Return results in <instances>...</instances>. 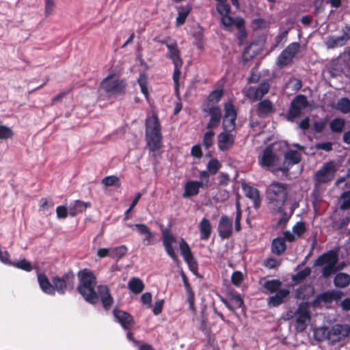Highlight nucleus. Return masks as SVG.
Instances as JSON below:
<instances>
[{
    "label": "nucleus",
    "mask_w": 350,
    "mask_h": 350,
    "mask_svg": "<svg viewBox=\"0 0 350 350\" xmlns=\"http://www.w3.org/2000/svg\"><path fill=\"white\" fill-rule=\"evenodd\" d=\"M282 285V282L279 280H271L266 281L263 287L269 293H277Z\"/></svg>",
    "instance_id": "45"
},
{
    "label": "nucleus",
    "mask_w": 350,
    "mask_h": 350,
    "mask_svg": "<svg viewBox=\"0 0 350 350\" xmlns=\"http://www.w3.org/2000/svg\"><path fill=\"white\" fill-rule=\"evenodd\" d=\"M163 245L167 255L174 261L178 260V256L173 247V244L176 243V239L168 229L162 232Z\"/></svg>",
    "instance_id": "16"
},
{
    "label": "nucleus",
    "mask_w": 350,
    "mask_h": 350,
    "mask_svg": "<svg viewBox=\"0 0 350 350\" xmlns=\"http://www.w3.org/2000/svg\"><path fill=\"white\" fill-rule=\"evenodd\" d=\"M56 7L55 0H44V15L46 17L51 15Z\"/></svg>",
    "instance_id": "54"
},
{
    "label": "nucleus",
    "mask_w": 350,
    "mask_h": 350,
    "mask_svg": "<svg viewBox=\"0 0 350 350\" xmlns=\"http://www.w3.org/2000/svg\"><path fill=\"white\" fill-rule=\"evenodd\" d=\"M14 133L12 130L4 125H0V139H7L12 137Z\"/></svg>",
    "instance_id": "58"
},
{
    "label": "nucleus",
    "mask_w": 350,
    "mask_h": 350,
    "mask_svg": "<svg viewBox=\"0 0 350 350\" xmlns=\"http://www.w3.org/2000/svg\"><path fill=\"white\" fill-rule=\"evenodd\" d=\"M270 90L267 81L261 82L257 88L250 86L245 91V96L252 101L261 100Z\"/></svg>",
    "instance_id": "12"
},
{
    "label": "nucleus",
    "mask_w": 350,
    "mask_h": 350,
    "mask_svg": "<svg viewBox=\"0 0 350 350\" xmlns=\"http://www.w3.org/2000/svg\"><path fill=\"white\" fill-rule=\"evenodd\" d=\"M306 231L305 223L303 221L297 222L293 227V232L298 237L303 235Z\"/></svg>",
    "instance_id": "56"
},
{
    "label": "nucleus",
    "mask_w": 350,
    "mask_h": 350,
    "mask_svg": "<svg viewBox=\"0 0 350 350\" xmlns=\"http://www.w3.org/2000/svg\"><path fill=\"white\" fill-rule=\"evenodd\" d=\"M243 280V273L241 271H234L231 275V282L235 286H239Z\"/></svg>",
    "instance_id": "59"
},
{
    "label": "nucleus",
    "mask_w": 350,
    "mask_h": 350,
    "mask_svg": "<svg viewBox=\"0 0 350 350\" xmlns=\"http://www.w3.org/2000/svg\"><path fill=\"white\" fill-rule=\"evenodd\" d=\"M38 281L42 291L51 295H54V288L44 273H39L38 275Z\"/></svg>",
    "instance_id": "28"
},
{
    "label": "nucleus",
    "mask_w": 350,
    "mask_h": 350,
    "mask_svg": "<svg viewBox=\"0 0 350 350\" xmlns=\"http://www.w3.org/2000/svg\"><path fill=\"white\" fill-rule=\"evenodd\" d=\"M183 63L174 64V69L173 72L172 79L174 83H179V79L181 74L180 68L183 66Z\"/></svg>",
    "instance_id": "60"
},
{
    "label": "nucleus",
    "mask_w": 350,
    "mask_h": 350,
    "mask_svg": "<svg viewBox=\"0 0 350 350\" xmlns=\"http://www.w3.org/2000/svg\"><path fill=\"white\" fill-rule=\"evenodd\" d=\"M308 105V102L305 95H297L291 101L289 109L286 113L287 120L293 122L296 118L301 115L302 109L307 107Z\"/></svg>",
    "instance_id": "9"
},
{
    "label": "nucleus",
    "mask_w": 350,
    "mask_h": 350,
    "mask_svg": "<svg viewBox=\"0 0 350 350\" xmlns=\"http://www.w3.org/2000/svg\"><path fill=\"white\" fill-rule=\"evenodd\" d=\"M281 210V211H275L282 215L281 217L277 221V226L284 228L293 214L294 210L291 209L289 213H287L285 211L284 206H282Z\"/></svg>",
    "instance_id": "39"
},
{
    "label": "nucleus",
    "mask_w": 350,
    "mask_h": 350,
    "mask_svg": "<svg viewBox=\"0 0 350 350\" xmlns=\"http://www.w3.org/2000/svg\"><path fill=\"white\" fill-rule=\"evenodd\" d=\"M338 260L336 253L330 250L319 256L314 265L317 267L324 266L321 271L322 276L324 278H329L338 270L336 267Z\"/></svg>",
    "instance_id": "5"
},
{
    "label": "nucleus",
    "mask_w": 350,
    "mask_h": 350,
    "mask_svg": "<svg viewBox=\"0 0 350 350\" xmlns=\"http://www.w3.org/2000/svg\"><path fill=\"white\" fill-rule=\"evenodd\" d=\"M236 28L238 30L237 39L239 40V45H243L245 42L247 37L244 19H239L237 21Z\"/></svg>",
    "instance_id": "31"
},
{
    "label": "nucleus",
    "mask_w": 350,
    "mask_h": 350,
    "mask_svg": "<svg viewBox=\"0 0 350 350\" xmlns=\"http://www.w3.org/2000/svg\"><path fill=\"white\" fill-rule=\"evenodd\" d=\"M200 238L201 240H208L211 234L212 227L209 219L206 217L202 218L199 224Z\"/></svg>",
    "instance_id": "26"
},
{
    "label": "nucleus",
    "mask_w": 350,
    "mask_h": 350,
    "mask_svg": "<svg viewBox=\"0 0 350 350\" xmlns=\"http://www.w3.org/2000/svg\"><path fill=\"white\" fill-rule=\"evenodd\" d=\"M345 125V122L342 118H334L329 123L330 130L333 133H340L342 131Z\"/></svg>",
    "instance_id": "44"
},
{
    "label": "nucleus",
    "mask_w": 350,
    "mask_h": 350,
    "mask_svg": "<svg viewBox=\"0 0 350 350\" xmlns=\"http://www.w3.org/2000/svg\"><path fill=\"white\" fill-rule=\"evenodd\" d=\"M288 31L287 30L284 31L275 38L274 48L278 47L280 44L285 42L288 36Z\"/></svg>",
    "instance_id": "63"
},
{
    "label": "nucleus",
    "mask_w": 350,
    "mask_h": 350,
    "mask_svg": "<svg viewBox=\"0 0 350 350\" xmlns=\"http://www.w3.org/2000/svg\"><path fill=\"white\" fill-rule=\"evenodd\" d=\"M185 262L188 265L189 270L196 275L198 271V265L195 257L193 256L191 258H188V260Z\"/></svg>",
    "instance_id": "64"
},
{
    "label": "nucleus",
    "mask_w": 350,
    "mask_h": 350,
    "mask_svg": "<svg viewBox=\"0 0 350 350\" xmlns=\"http://www.w3.org/2000/svg\"><path fill=\"white\" fill-rule=\"evenodd\" d=\"M258 164L259 165L265 170L270 171L273 174H276L279 171H274L276 168H278L280 164V157L273 151L271 145H269L265 148L261 154L258 157Z\"/></svg>",
    "instance_id": "6"
},
{
    "label": "nucleus",
    "mask_w": 350,
    "mask_h": 350,
    "mask_svg": "<svg viewBox=\"0 0 350 350\" xmlns=\"http://www.w3.org/2000/svg\"><path fill=\"white\" fill-rule=\"evenodd\" d=\"M294 314L296 316V330L299 332H304L311 319L308 304L301 303Z\"/></svg>",
    "instance_id": "10"
},
{
    "label": "nucleus",
    "mask_w": 350,
    "mask_h": 350,
    "mask_svg": "<svg viewBox=\"0 0 350 350\" xmlns=\"http://www.w3.org/2000/svg\"><path fill=\"white\" fill-rule=\"evenodd\" d=\"M57 217L59 219H65L69 215V208H67L65 206H58L56 208Z\"/></svg>",
    "instance_id": "62"
},
{
    "label": "nucleus",
    "mask_w": 350,
    "mask_h": 350,
    "mask_svg": "<svg viewBox=\"0 0 350 350\" xmlns=\"http://www.w3.org/2000/svg\"><path fill=\"white\" fill-rule=\"evenodd\" d=\"M3 263L5 265L13 266L17 269H22L27 272H29L33 269L31 263L25 258L15 262H11L9 260V257H8L7 262Z\"/></svg>",
    "instance_id": "32"
},
{
    "label": "nucleus",
    "mask_w": 350,
    "mask_h": 350,
    "mask_svg": "<svg viewBox=\"0 0 350 350\" xmlns=\"http://www.w3.org/2000/svg\"><path fill=\"white\" fill-rule=\"evenodd\" d=\"M210 116V120L206 125L208 129H212L219 126L221 118V111L219 107H211L208 110Z\"/></svg>",
    "instance_id": "23"
},
{
    "label": "nucleus",
    "mask_w": 350,
    "mask_h": 350,
    "mask_svg": "<svg viewBox=\"0 0 350 350\" xmlns=\"http://www.w3.org/2000/svg\"><path fill=\"white\" fill-rule=\"evenodd\" d=\"M224 91L222 89L213 90L208 96V100L212 103H218L223 96Z\"/></svg>",
    "instance_id": "52"
},
{
    "label": "nucleus",
    "mask_w": 350,
    "mask_h": 350,
    "mask_svg": "<svg viewBox=\"0 0 350 350\" xmlns=\"http://www.w3.org/2000/svg\"><path fill=\"white\" fill-rule=\"evenodd\" d=\"M342 293L336 291H328L319 294L312 301L314 307H318L321 303L330 304L341 298Z\"/></svg>",
    "instance_id": "18"
},
{
    "label": "nucleus",
    "mask_w": 350,
    "mask_h": 350,
    "mask_svg": "<svg viewBox=\"0 0 350 350\" xmlns=\"http://www.w3.org/2000/svg\"><path fill=\"white\" fill-rule=\"evenodd\" d=\"M243 189L245 196L253 201L254 207L258 208L261 202L259 191L256 188L246 185H243Z\"/></svg>",
    "instance_id": "24"
},
{
    "label": "nucleus",
    "mask_w": 350,
    "mask_h": 350,
    "mask_svg": "<svg viewBox=\"0 0 350 350\" xmlns=\"http://www.w3.org/2000/svg\"><path fill=\"white\" fill-rule=\"evenodd\" d=\"M214 135L215 133L213 131H208L204 133L202 143L206 149L213 145Z\"/></svg>",
    "instance_id": "55"
},
{
    "label": "nucleus",
    "mask_w": 350,
    "mask_h": 350,
    "mask_svg": "<svg viewBox=\"0 0 350 350\" xmlns=\"http://www.w3.org/2000/svg\"><path fill=\"white\" fill-rule=\"evenodd\" d=\"M91 206L92 204L90 202H85L79 200H75L69 206V215L75 217L79 213H82Z\"/></svg>",
    "instance_id": "25"
},
{
    "label": "nucleus",
    "mask_w": 350,
    "mask_h": 350,
    "mask_svg": "<svg viewBox=\"0 0 350 350\" xmlns=\"http://www.w3.org/2000/svg\"><path fill=\"white\" fill-rule=\"evenodd\" d=\"M288 196L287 186L284 183L274 181L266 190V197L273 211H281Z\"/></svg>",
    "instance_id": "3"
},
{
    "label": "nucleus",
    "mask_w": 350,
    "mask_h": 350,
    "mask_svg": "<svg viewBox=\"0 0 350 350\" xmlns=\"http://www.w3.org/2000/svg\"><path fill=\"white\" fill-rule=\"evenodd\" d=\"M129 289L135 294L142 293L144 288L143 282L138 278H132L128 282Z\"/></svg>",
    "instance_id": "34"
},
{
    "label": "nucleus",
    "mask_w": 350,
    "mask_h": 350,
    "mask_svg": "<svg viewBox=\"0 0 350 350\" xmlns=\"http://www.w3.org/2000/svg\"><path fill=\"white\" fill-rule=\"evenodd\" d=\"M336 171V167L332 162L325 163L316 172V179L320 183H327L334 178Z\"/></svg>",
    "instance_id": "14"
},
{
    "label": "nucleus",
    "mask_w": 350,
    "mask_h": 350,
    "mask_svg": "<svg viewBox=\"0 0 350 350\" xmlns=\"http://www.w3.org/2000/svg\"><path fill=\"white\" fill-rule=\"evenodd\" d=\"M327 124V120H319L314 122L312 129L316 133H321L323 131Z\"/></svg>",
    "instance_id": "51"
},
{
    "label": "nucleus",
    "mask_w": 350,
    "mask_h": 350,
    "mask_svg": "<svg viewBox=\"0 0 350 350\" xmlns=\"http://www.w3.org/2000/svg\"><path fill=\"white\" fill-rule=\"evenodd\" d=\"M232 219L226 215L221 216L217 227L219 236L222 239H228L232 234Z\"/></svg>",
    "instance_id": "17"
},
{
    "label": "nucleus",
    "mask_w": 350,
    "mask_h": 350,
    "mask_svg": "<svg viewBox=\"0 0 350 350\" xmlns=\"http://www.w3.org/2000/svg\"><path fill=\"white\" fill-rule=\"evenodd\" d=\"M113 314L116 321L124 329H131L135 324L132 315L126 311L114 308Z\"/></svg>",
    "instance_id": "19"
},
{
    "label": "nucleus",
    "mask_w": 350,
    "mask_h": 350,
    "mask_svg": "<svg viewBox=\"0 0 350 350\" xmlns=\"http://www.w3.org/2000/svg\"><path fill=\"white\" fill-rule=\"evenodd\" d=\"M275 112L273 103L269 99L260 100L256 105V114L260 117H267Z\"/></svg>",
    "instance_id": "21"
},
{
    "label": "nucleus",
    "mask_w": 350,
    "mask_h": 350,
    "mask_svg": "<svg viewBox=\"0 0 350 350\" xmlns=\"http://www.w3.org/2000/svg\"><path fill=\"white\" fill-rule=\"evenodd\" d=\"M101 183L106 187L120 185V179L116 176H108L102 179Z\"/></svg>",
    "instance_id": "49"
},
{
    "label": "nucleus",
    "mask_w": 350,
    "mask_h": 350,
    "mask_svg": "<svg viewBox=\"0 0 350 350\" xmlns=\"http://www.w3.org/2000/svg\"><path fill=\"white\" fill-rule=\"evenodd\" d=\"M179 248L180 254L183 256L185 261H187L188 258H191V257L193 256L189 244L184 239H181L179 243Z\"/></svg>",
    "instance_id": "41"
},
{
    "label": "nucleus",
    "mask_w": 350,
    "mask_h": 350,
    "mask_svg": "<svg viewBox=\"0 0 350 350\" xmlns=\"http://www.w3.org/2000/svg\"><path fill=\"white\" fill-rule=\"evenodd\" d=\"M271 252L277 256H280L284 253L286 250L285 239L281 237L273 239L271 245Z\"/></svg>",
    "instance_id": "29"
},
{
    "label": "nucleus",
    "mask_w": 350,
    "mask_h": 350,
    "mask_svg": "<svg viewBox=\"0 0 350 350\" xmlns=\"http://www.w3.org/2000/svg\"><path fill=\"white\" fill-rule=\"evenodd\" d=\"M129 227H135L137 232L142 235H145L144 239V241H146L147 245L151 244L152 239L154 237V233L151 232L150 228L144 224H136L134 225H128Z\"/></svg>",
    "instance_id": "27"
},
{
    "label": "nucleus",
    "mask_w": 350,
    "mask_h": 350,
    "mask_svg": "<svg viewBox=\"0 0 350 350\" xmlns=\"http://www.w3.org/2000/svg\"><path fill=\"white\" fill-rule=\"evenodd\" d=\"M191 6L187 5L181 6L178 8V16L176 18V25L178 26L182 25L185 23L189 12H191Z\"/></svg>",
    "instance_id": "37"
},
{
    "label": "nucleus",
    "mask_w": 350,
    "mask_h": 350,
    "mask_svg": "<svg viewBox=\"0 0 350 350\" xmlns=\"http://www.w3.org/2000/svg\"><path fill=\"white\" fill-rule=\"evenodd\" d=\"M256 43L253 42L250 44L244 50L242 54V59L244 62L251 61L254 57H256L258 52V50H253L254 46H256Z\"/></svg>",
    "instance_id": "38"
},
{
    "label": "nucleus",
    "mask_w": 350,
    "mask_h": 350,
    "mask_svg": "<svg viewBox=\"0 0 350 350\" xmlns=\"http://www.w3.org/2000/svg\"><path fill=\"white\" fill-rule=\"evenodd\" d=\"M342 31L343 33L340 36H331L327 37L325 45L328 49H334L346 44L347 42L350 39V27L346 25L342 28Z\"/></svg>",
    "instance_id": "13"
},
{
    "label": "nucleus",
    "mask_w": 350,
    "mask_h": 350,
    "mask_svg": "<svg viewBox=\"0 0 350 350\" xmlns=\"http://www.w3.org/2000/svg\"><path fill=\"white\" fill-rule=\"evenodd\" d=\"M300 46L298 42L290 43L278 55L276 65L280 68H283L291 64L296 54L299 51Z\"/></svg>",
    "instance_id": "8"
},
{
    "label": "nucleus",
    "mask_w": 350,
    "mask_h": 350,
    "mask_svg": "<svg viewBox=\"0 0 350 350\" xmlns=\"http://www.w3.org/2000/svg\"><path fill=\"white\" fill-rule=\"evenodd\" d=\"M336 109L343 113L350 112V100L347 98H342L336 104Z\"/></svg>",
    "instance_id": "47"
},
{
    "label": "nucleus",
    "mask_w": 350,
    "mask_h": 350,
    "mask_svg": "<svg viewBox=\"0 0 350 350\" xmlns=\"http://www.w3.org/2000/svg\"><path fill=\"white\" fill-rule=\"evenodd\" d=\"M199 190L196 185L195 180L187 181L185 185V191L183 193L184 198H187L191 196H196L198 194Z\"/></svg>",
    "instance_id": "36"
},
{
    "label": "nucleus",
    "mask_w": 350,
    "mask_h": 350,
    "mask_svg": "<svg viewBox=\"0 0 350 350\" xmlns=\"http://www.w3.org/2000/svg\"><path fill=\"white\" fill-rule=\"evenodd\" d=\"M100 86L109 96H120L125 94L127 83L124 79L116 77L114 74H109L102 80Z\"/></svg>",
    "instance_id": "4"
},
{
    "label": "nucleus",
    "mask_w": 350,
    "mask_h": 350,
    "mask_svg": "<svg viewBox=\"0 0 350 350\" xmlns=\"http://www.w3.org/2000/svg\"><path fill=\"white\" fill-rule=\"evenodd\" d=\"M137 83L140 87L142 93L145 96L146 98L149 96L148 92V81L147 75L145 73H141L137 80Z\"/></svg>",
    "instance_id": "43"
},
{
    "label": "nucleus",
    "mask_w": 350,
    "mask_h": 350,
    "mask_svg": "<svg viewBox=\"0 0 350 350\" xmlns=\"http://www.w3.org/2000/svg\"><path fill=\"white\" fill-rule=\"evenodd\" d=\"M234 144V137L230 132L223 131L217 136L218 148L221 151H227Z\"/></svg>",
    "instance_id": "20"
},
{
    "label": "nucleus",
    "mask_w": 350,
    "mask_h": 350,
    "mask_svg": "<svg viewBox=\"0 0 350 350\" xmlns=\"http://www.w3.org/2000/svg\"><path fill=\"white\" fill-rule=\"evenodd\" d=\"M289 291L286 288L280 289L275 295L269 297L268 304L273 307L280 306L284 301V299L289 294Z\"/></svg>",
    "instance_id": "30"
},
{
    "label": "nucleus",
    "mask_w": 350,
    "mask_h": 350,
    "mask_svg": "<svg viewBox=\"0 0 350 350\" xmlns=\"http://www.w3.org/2000/svg\"><path fill=\"white\" fill-rule=\"evenodd\" d=\"M221 167V164L217 159H211L207 164V170L212 175L216 174Z\"/></svg>",
    "instance_id": "48"
},
{
    "label": "nucleus",
    "mask_w": 350,
    "mask_h": 350,
    "mask_svg": "<svg viewBox=\"0 0 350 350\" xmlns=\"http://www.w3.org/2000/svg\"><path fill=\"white\" fill-rule=\"evenodd\" d=\"M311 271L312 270L309 267H306L292 276L293 282L295 284H299L310 275Z\"/></svg>",
    "instance_id": "42"
},
{
    "label": "nucleus",
    "mask_w": 350,
    "mask_h": 350,
    "mask_svg": "<svg viewBox=\"0 0 350 350\" xmlns=\"http://www.w3.org/2000/svg\"><path fill=\"white\" fill-rule=\"evenodd\" d=\"M98 297L99 296L100 299L103 297H107L108 296H111V294L110 293V290L107 285H99L98 286Z\"/></svg>",
    "instance_id": "61"
},
{
    "label": "nucleus",
    "mask_w": 350,
    "mask_h": 350,
    "mask_svg": "<svg viewBox=\"0 0 350 350\" xmlns=\"http://www.w3.org/2000/svg\"><path fill=\"white\" fill-rule=\"evenodd\" d=\"M161 128L157 115L153 114L146 120V141L152 157L161 147Z\"/></svg>",
    "instance_id": "2"
},
{
    "label": "nucleus",
    "mask_w": 350,
    "mask_h": 350,
    "mask_svg": "<svg viewBox=\"0 0 350 350\" xmlns=\"http://www.w3.org/2000/svg\"><path fill=\"white\" fill-rule=\"evenodd\" d=\"M167 48L168 51L166 57L171 59L173 64L183 63L176 41L174 40L170 44H167Z\"/></svg>",
    "instance_id": "22"
},
{
    "label": "nucleus",
    "mask_w": 350,
    "mask_h": 350,
    "mask_svg": "<svg viewBox=\"0 0 350 350\" xmlns=\"http://www.w3.org/2000/svg\"><path fill=\"white\" fill-rule=\"evenodd\" d=\"M75 275L72 270L65 273L62 278L55 276L52 278V283L54 288V294L57 291L60 295L65 294L67 288H73L75 285Z\"/></svg>",
    "instance_id": "7"
},
{
    "label": "nucleus",
    "mask_w": 350,
    "mask_h": 350,
    "mask_svg": "<svg viewBox=\"0 0 350 350\" xmlns=\"http://www.w3.org/2000/svg\"><path fill=\"white\" fill-rule=\"evenodd\" d=\"M79 284L77 287L78 293L89 304H95L98 301L97 293L95 291L96 276L89 269H81L77 273Z\"/></svg>",
    "instance_id": "1"
},
{
    "label": "nucleus",
    "mask_w": 350,
    "mask_h": 350,
    "mask_svg": "<svg viewBox=\"0 0 350 350\" xmlns=\"http://www.w3.org/2000/svg\"><path fill=\"white\" fill-rule=\"evenodd\" d=\"M237 118H228L223 122V129L227 132H231L235 129V121Z\"/></svg>",
    "instance_id": "57"
},
{
    "label": "nucleus",
    "mask_w": 350,
    "mask_h": 350,
    "mask_svg": "<svg viewBox=\"0 0 350 350\" xmlns=\"http://www.w3.org/2000/svg\"><path fill=\"white\" fill-rule=\"evenodd\" d=\"M216 10L222 17L230 14V6L226 2H218L216 5Z\"/></svg>",
    "instance_id": "53"
},
{
    "label": "nucleus",
    "mask_w": 350,
    "mask_h": 350,
    "mask_svg": "<svg viewBox=\"0 0 350 350\" xmlns=\"http://www.w3.org/2000/svg\"><path fill=\"white\" fill-rule=\"evenodd\" d=\"M284 158L282 165L274 171H280L284 176H287L290 168L301 161V155L297 150H289L285 152Z\"/></svg>",
    "instance_id": "11"
},
{
    "label": "nucleus",
    "mask_w": 350,
    "mask_h": 350,
    "mask_svg": "<svg viewBox=\"0 0 350 350\" xmlns=\"http://www.w3.org/2000/svg\"><path fill=\"white\" fill-rule=\"evenodd\" d=\"M313 291L312 286L310 285L303 284L301 285L295 292L296 297L301 299H308L310 296V293Z\"/></svg>",
    "instance_id": "40"
},
{
    "label": "nucleus",
    "mask_w": 350,
    "mask_h": 350,
    "mask_svg": "<svg viewBox=\"0 0 350 350\" xmlns=\"http://www.w3.org/2000/svg\"><path fill=\"white\" fill-rule=\"evenodd\" d=\"M350 284V276L345 273H339L334 279V284L338 288H345Z\"/></svg>",
    "instance_id": "35"
},
{
    "label": "nucleus",
    "mask_w": 350,
    "mask_h": 350,
    "mask_svg": "<svg viewBox=\"0 0 350 350\" xmlns=\"http://www.w3.org/2000/svg\"><path fill=\"white\" fill-rule=\"evenodd\" d=\"M345 325L335 324L330 329L324 328L323 334H325L323 339H327L332 342H337L345 338Z\"/></svg>",
    "instance_id": "15"
},
{
    "label": "nucleus",
    "mask_w": 350,
    "mask_h": 350,
    "mask_svg": "<svg viewBox=\"0 0 350 350\" xmlns=\"http://www.w3.org/2000/svg\"><path fill=\"white\" fill-rule=\"evenodd\" d=\"M224 111V119H228V118H237V111L232 103H228L225 105Z\"/></svg>",
    "instance_id": "50"
},
{
    "label": "nucleus",
    "mask_w": 350,
    "mask_h": 350,
    "mask_svg": "<svg viewBox=\"0 0 350 350\" xmlns=\"http://www.w3.org/2000/svg\"><path fill=\"white\" fill-rule=\"evenodd\" d=\"M239 19H243L242 17L237 16L233 18L230 16L229 14L225 15L221 17V24L228 29L230 30L231 27L234 25L236 27V23Z\"/></svg>",
    "instance_id": "46"
},
{
    "label": "nucleus",
    "mask_w": 350,
    "mask_h": 350,
    "mask_svg": "<svg viewBox=\"0 0 350 350\" xmlns=\"http://www.w3.org/2000/svg\"><path fill=\"white\" fill-rule=\"evenodd\" d=\"M127 252L128 248L124 245L110 247V257L111 258L116 259L117 262L124 257Z\"/></svg>",
    "instance_id": "33"
}]
</instances>
